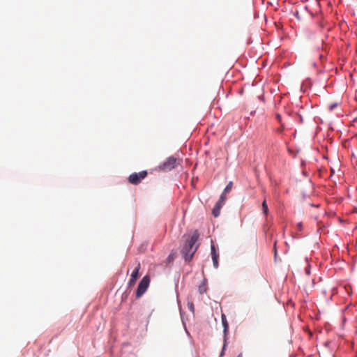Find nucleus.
Returning <instances> with one entry per match:
<instances>
[{
	"mask_svg": "<svg viewBox=\"0 0 357 357\" xmlns=\"http://www.w3.org/2000/svg\"><path fill=\"white\" fill-rule=\"evenodd\" d=\"M188 307L192 312H194V305L192 303H188Z\"/></svg>",
	"mask_w": 357,
	"mask_h": 357,
	"instance_id": "obj_17",
	"label": "nucleus"
},
{
	"mask_svg": "<svg viewBox=\"0 0 357 357\" xmlns=\"http://www.w3.org/2000/svg\"><path fill=\"white\" fill-rule=\"evenodd\" d=\"M275 247H276V242H275V243H274L275 255H276L277 252H276V248H275Z\"/></svg>",
	"mask_w": 357,
	"mask_h": 357,
	"instance_id": "obj_18",
	"label": "nucleus"
},
{
	"mask_svg": "<svg viewBox=\"0 0 357 357\" xmlns=\"http://www.w3.org/2000/svg\"><path fill=\"white\" fill-rule=\"evenodd\" d=\"M261 206H262V211H263L264 214L265 215H267L268 213V205L266 204V200H264V202H262Z\"/></svg>",
	"mask_w": 357,
	"mask_h": 357,
	"instance_id": "obj_9",
	"label": "nucleus"
},
{
	"mask_svg": "<svg viewBox=\"0 0 357 357\" xmlns=\"http://www.w3.org/2000/svg\"><path fill=\"white\" fill-rule=\"evenodd\" d=\"M232 186H233L232 181H229V183L225 187V188L224 189L222 193H225V195H227V193H228L231 191Z\"/></svg>",
	"mask_w": 357,
	"mask_h": 357,
	"instance_id": "obj_10",
	"label": "nucleus"
},
{
	"mask_svg": "<svg viewBox=\"0 0 357 357\" xmlns=\"http://www.w3.org/2000/svg\"><path fill=\"white\" fill-rule=\"evenodd\" d=\"M225 342H224V344H223V347H222V351L220 354V356H222L224 355V352H225V347H226V345H227V340H226V337H225Z\"/></svg>",
	"mask_w": 357,
	"mask_h": 357,
	"instance_id": "obj_15",
	"label": "nucleus"
},
{
	"mask_svg": "<svg viewBox=\"0 0 357 357\" xmlns=\"http://www.w3.org/2000/svg\"><path fill=\"white\" fill-rule=\"evenodd\" d=\"M199 234L197 231H195L190 236H188L185 242L181 248V254L185 261H190L197 250L199 244L197 243Z\"/></svg>",
	"mask_w": 357,
	"mask_h": 357,
	"instance_id": "obj_1",
	"label": "nucleus"
},
{
	"mask_svg": "<svg viewBox=\"0 0 357 357\" xmlns=\"http://www.w3.org/2000/svg\"><path fill=\"white\" fill-rule=\"evenodd\" d=\"M236 357H243V353H240Z\"/></svg>",
	"mask_w": 357,
	"mask_h": 357,
	"instance_id": "obj_19",
	"label": "nucleus"
},
{
	"mask_svg": "<svg viewBox=\"0 0 357 357\" xmlns=\"http://www.w3.org/2000/svg\"><path fill=\"white\" fill-rule=\"evenodd\" d=\"M175 258V254L174 253H171L169 254V255L168 256L167 260L169 263L172 262Z\"/></svg>",
	"mask_w": 357,
	"mask_h": 357,
	"instance_id": "obj_13",
	"label": "nucleus"
},
{
	"mask_svg": "<svg viewBox=\"0 0 357 357\" xmlns=\"http://www.w3.org/2000/svg\"><path fill=\"white\" fill-rule=\"evenodd\" d=\"M298 228H301V227H302V225H301V223H299V224L298 225Z\"/></svg>",
	"mask_w": 357,
	"mask_h": 357,
	"instance_id": "obj_20",
	"label": "nucleus"
},
{
	"mask_svg": "<svg viewBox=\"0 0 357 357\" xmlns=\"http://www.w3.org/2000/svg\"><path fill=\"white\" fill-rule=\"evenodd\" d=\"M206 290H207L206 285L204 282H203L202 284H201L199 286V291L200 294L205 293L206 291Z\"/></svg>",
	"mask_w": 357,
	"mask_h": 357,
	"instance_id": "obj_11",
	"label": "nucleus"
},
{
	"mask_svg": "<svg viewBox=\"0 0 357 357\" xmlns=\"http://www.w3.org/2000/svg\"><path fill=\"white\" fill-rule=\"evenodd\" d=\"M148 173L146 170L139 172L138 173H132L128 177V181L131 184L138 185L141 183L142 180L145 178Z\"/></svg>",
	"mask_w": 357,
	"mask_h": 357,
	"instance_id": "obj_3",
	"label": "nucleus"
},
{
	"mask_svg": "<svg viewBox=\"0 0 357 357\" xmlns=\"http://www.w3.org/2000/svg\"><path fill=\"white\" fill-rule=\"evenodd\" d=\"M140 263L138 262L137 266L135 267V268L134 269V271L132 272L131 273V275H130V280L128 282V284L130 287H132L135 285V282H136V280L139 276V270H140Z\"/></svg>",
	"mask_w": 357,
	"mask_h": 357,
	"instance_id": "obj_6",
	"label": "nucleus"
},
{
	"mask_svg": "<svg viewBox=\"0 0 357 357\" xmlns=\"http://www.w3.org/2000/svg\"><path fill=\"white\" fill-rule=\"evenodd\" d=\"M221 319H222V326H223V328H224L223 331H224L225 337H227V333L228 330H229V324H228V322H227V320L225 314H222V317H221Z\"/></svg>",
	"mask_w": 357,
	"mask_h": 357,
	"instance_id": "obj_8",
	"label": "nucleus"
},
{
	"mask_svg": "<svg viewBox=\"0 0 357 357\" xmlns=\"http://www.w3.org/2000/svg\"><path fill=\"white\" fill-rule=\"evenodd\" d=\"M275 116H276V119H278V122L280 123H282V118H281V116L280 114H275Z\"/></svg>",
	"mask_w": 357,
	"mask_h": 357,
	"instance_id": "obj_16",
	"label": "nucleus"
},
{
	"mask_svg": "<svg viewBox=\"0 0 357 357\" xmlns=\"http://www.w3.org/2000/svg\"><path fill=\"white\" fill-rule=\"evenodd\" d=\"M177 165L178 159L174 156H171L160 165V168L163 171H170L175 168Z\"/></svg>",
	"mask_w": 357,
	"mask_h": 357,
	"instance_id": "obj_4",
	"label": "nucleus"
},
{
	"mask_svg": "<svg viewBox=\"0 0 357 357\" xmlns=\"http://www.w3.org/2000/svg\"><path fill=\"white\" fill-rule=\"evenodd\" d=\"M211 258L213 260V266H214V268H217L218 267V259L219 257V254L216 252L215 247L213 244L211 245Z\"/></svg>",
	"mask_w": 357,
	"mask_h": 357,
	"instance_id": "obj_7",
	"label": "nucleus"
},
{
	"mask_svg": "<svg viewBox=\"0 0 357 357\" xmlns=\"http://www.w3.org/2000/svg\"><path fill=\"white\" fill-rule=\"evenodd\" d=\"M306 272H307V274H309V273H310L309 270H307V271H306Z\"/></svg>",
	"mask_w": 357,
	"mask_h": 357,
	"instance_id": "obj_21",
	"label": "nucleus"
},
{
	"mask_svg": "<svg viewBox=\"0 0 357 357\" xmlns=\"http://www.w3.org/2000/svg\"><path fill=\"white\" fill-rule=\"evenodd\" d=\"M281 124V126L278 128H277L276 130V132H279V133H282V131L284 130L285 127H284V124L282 123H280Z\"/></svg>",
	"mask_w": 357,
	"mask_h": 357,
	"instance_id": "obj_14",
	"label": "nucleus"
},
{
	"mask_svg": "<svg viewBox=\"0 0 357 357\" xmlns=\"http://www.w3.org/2000/svg\"><path fill=\"white\" fill-rule=\"evenodd\" d=\"M339 105V103L338 102H334V103H332L329 106H328V110L330 112H333L335 108H336L337 106Z\"/></svg>",
	"mask_w": 357,
	"mask_h": 357,
	"instance_id": "obj_12",
	"label": "nucleus"
},
{
	"mask_svg": "<svg viewBox=\"0 0 357 357\" xmlns=\"http://www.w3.org/2000/svg\"><path fill=\"white\" fill-rule=\"evenodd\" d=\"M150 283V278L149 275H145L141 280L140 282L138 284L137 289L136 290V297H141L147 290L149 285Z\"/></svg>",
	"mask_w": 357,
	"mask_h": 357,
	"instance_id": "obj_2",
	"label": "nucleus"
},
{
	"mask_svg": "<svg viewBox=\"0 0 357 357\" xmlns=\"http://www.w3.org/2000/svg\"><path fill=\"white\" fill-rule=\"evenodd\" d=\"M226 199H227L226 195L225 193H222L219 200L215 204V205L212 211V213L214 217L217 218L220 215V210H221L222 206L224 205Z\"/></svg>",
	"mask_w": 357,
	"mask_h": 357,
	"instance_id": "obj_5",
	"label": "nucleus"
}]
</instances>
